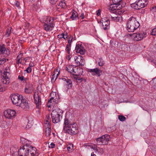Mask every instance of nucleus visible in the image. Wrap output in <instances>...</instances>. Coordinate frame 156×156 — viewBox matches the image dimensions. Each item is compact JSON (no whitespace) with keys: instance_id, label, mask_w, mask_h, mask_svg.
Returning a JSON list of instances; mask_svg holds the SVG:
<instances>
[{"instance_id":"1","label":"nucleus","mask_w":156,"mask_h":156,"mask_svg":"<svg viewBox=\"0 0 156 156\" xmlns=\"http://www.w3.org/2000/svg\"><path fill=\"white\" fill-rule=\"evenodd\" d=\"M31 141H28V143L21 147L19 150L18 153L20 156H34L36 153V149L30 144Z\"/></svg>"},{"instance_id":"2","label":"nucleus","mask_w":156,"mask_h":156,"mask_svg":"<svg viewBox=\"0 0 156 156\" xmlns=\"http://www.w3.org/2000/svg\"><path fill=\"white\" fill-rule=\"evenodd\" d=\"M63 130L66 133L75 134L78 131L77 125L75 123H71L68 119L65 118L64 119Z\"/></svg>"},{"instance_id":"3","label":"nucleus","mask_w":156,"mask_h":156,"mask_svg":"<svg viewBox=\"0 0 156 156\" xmlns=\"http://www.w3.org/2000/svg\"><path fill=\"white\" fill-rule=\"evenodd\" d=\"M140 26L139 22L134 17L129 18L127 22V29L129 32H133Z\"/></svg>"},{"instance_id":"4","label":"nucleus","mask_w":156,"mask_h":156,"mask_svg":"<svg viewBox=\"0 0 156 156\" xmlns=\"http://www.w3.org/2000/svg\"><path fill=\"white\" fill-rule=\"evenodd\" d=\"M63 111L59 108L53 110L51 113L52 120L54 123L59 122L62 119Z\"/></svg>"},{"instance_id":"5","label":"nucleus","mask_w":156,"mask_h":156,"mask_svg":"<svg viewBox=\"0 0 156 156\" xmlns=\"http://www.w3.org/2000/svg\"><path fill=\"white\" fill-rule=\"evenodd\" d=\"M147 0H139L131 4V7L134 9L138 10L145 7L147 5Z\"/></svg>"},{"instance_id":"6","label":"nucleus","mask_w":156,"mask_h":156,"mask_svg":"<svg viewBox=\"0 0 156 156\" xmlns=\"http://www.w3.org/2000/svg\"><path fill=\"white\" fill-rule=\"evenodd\" d=\"M10 76L9 69V68H6L2 73V78L1 80L2 83L3 84H8L9 82V77Z\"/></svg>"},{"instance_id":"7","label":"nucleus","mask_w":156,"mask_h":156,"mask_svg":"<svg viewBox=\"0 0 156 156\" xmlns=\"http://www.w3.org/2000/svg\"><path fill=\"white\" fill-rule=\"evenodd\" d=\"M147 33L144 32H140L138 33H134L131 35V37L133 40L138 41L142 40L146 37Z\"/></svg>"},{"instance_id":"8","label":"nucleus","mask_w":156,"mask_h":156,"mask_svg":"<svg viewBox=\"0 0 156 156\" xmlns=\"http://www.w3.org/2000/svg\"><path fill=\"white\" fill-rule=\"evenodd\" d=\"M10 97L13 104L17 106L20 105L23 99L22 95L15 94H11Z\"/></svg>"},{"instance_id":"9","label":"nucleus","mask_w":156,"mask_h":156,"mask_svg":"<svg viewBox=\"0 0 156 156\" xmlns=\"http://www.w3.org/2000/svg\"><path fill=\"white\" fill-rule=\"evenodd\" d=\"M110 138V137L109 135H105L98 138L96 139V141L99 144L104 145L107 144Z\"/></svg>"},{"instance_id":"10","label":"nucleus","mask_w":156,"mask_h":156,"mask_svg":"<svg viewBox=\"0 0 156 156\" xmlns=\"http://www.w3.org/2000/svg\"><path fill=\"white\" fill-rule=\"evenodd\" d=\"M34 97L35 102L36 105V111L39 113L40 112V108L41 107V98L39 95L38 93H35L34 94Z\"/></svg>"},{"instance_id":"11","label":"nucleus","mask_w":156,"mask_h":156,"mask_svg":"<svg viewBox=\"0 0 156 156\" xmlns=\"http://www.w3.org/2000/svg\"><path fill=\"white\" fill-rule=\"evenodd\" d=\"M16 112L14 110L8 109L4 112L5 117L9 119H12L16 116Z\"/></svg>"},{"instance_id":"12","label":"nucleus","mask_w":156,"mask_h":156,"mask_svg":"<svg viewBox=\"0 0 156 156\" xmlns=\"http://www.w3.org/2000/svg\"><path fill=\"white\" fill-rule=\"evenodd\" d=\"M54 93H55V96L51 97L48 101V107H50L51 105H52V104H57L58 102V99L57 98V96L56 95V92L51 93V96L52 94H54Z\"/></svg>"},{"instance_id":"13","label":"nucleus","mask_w":156,"mask_h":156,"mask_svg":"<svg viewBox=\"0 0 156 156\" xmlns=\"http://www.w3.org/2000/svg\"><path fill=\"white\" fill-rule=\"evenodd\" d=\"M76 63L79 66H83L85 64V61L83 58L81 56H76L74 57Z\"/></svg>"},{"instance_id":"14","label":"nucleus","mask_w":156,"mask_h":156,"mask_svg":"<svg viewBox=\"0 0 156 156\" xmlns=\"http://www.w3.org/2000/svg\"><path fill=\"white\" fill-rule=\"evenodd\" d=\"M20 103L18 106L20 107L23 109L27 110L29 108V104L27 100L23 98Z\"/></svg>"},{"instance_id":"15","label":"nucleus","mask_w":156,"mask_h":156,"mask_svg":"<svg viewBox=\"0 0 156 156\" xmlns=\"http://www.w3.org/2000/svg\"><path fill=\"white\" fill-rule=\"evenodd\" d=\"M34 88L32 84L27 83L24 89V92L27 94H30L32 93Z\"/></svg>"},{"instance_id":"16","label":"nucleus","mask_w":156,"mask_h":156,"mask_svg":"<svg viewBox=\"0 0 156 156\" xmlns=\"http://www.w3.org/2000/svg\"><path fill=\"white\" fill-rule=\"evenodd\" d=\"M53 20L50 23H45L44 25V30L46 31H50L53 30L54 27V24L53 23Z\"/></svg>"},{"instance_id":"17","label":"nucleus","mask_w":156,"mask_h":156,"mask_svg":"<svg viewBox=\"0 0 156 156\" xmlns=\"http://www.w3.org/2000/svg\"><path fill=\"white\" fill-rule=\"evenodd\" d=\"M75 50L77 53H79L81 55H84L85 53V50L81 44H77L75 47Z\"/></svg>"},{"instance_id":"18","label":"nucleus","mask_w":156,"mask_h":156,"mask_svg":"<svg viewBox=\"0 0 156 156\" xmlns=\"http://www.w3.org/2000/svg\"><path fill=\"white\" fill-rule=\"evenodd\" d=\"M66 5L65 2L63 1H60L58 6H57L56 10L58 12H62L63 10L66 8Z\"/></svg>"},{"instance_id":"19","label":"nucleus","mask_w":156,"mask_h":156,"mask_svg":"<svg viewBox=\"0 0 156 156\" xmlns=\"http://www.w3.org/2000/svg\"><path fill=\"white\" fill-rule=\"evenodd\" d=\"M53 20V18L49 16H44L41 19V21L44 23H50Z\"/></svg>"},{"instance_id":"20","label":"nucleus","mask_w":156,"mask_h":156,"mask_svg":"<svg viewBox=\"0 0 156 156\" xmlns=\"http://www.w3.org/2000/svg\"><path fill=\"white\" fill-rule=\"evenodd\" d=\"M88 72L92 73L93 75H98V76H100V73L102 72V71L98 68L89 69Z\"/></svg>"},{"instance_id":"21","label":"nucleus","mask_w":156,"mask_h":156,"mask_svg":"<svg viewBox=\"0 0 156 156\" xmlns=\"http://www.w3.org/2000/svg\"><path fill=\"white\" fill-rule=\"evenodd\" d=\"M74 69V71L73 72V75L77 76L82 74L83 69L82 68H79L76 66Z\"/></svg>"},{"instance_id":"22","label":"nucleus","mask_w":156,"mask_h":156,"mask_svg":"<svg viewBox=\"0 0 156 156\" xmlns=\"http://www.w3.org/2000/svg\"><path fill=\"white\" fill-rule=\"evenodd\" d=\"M0 54H3L8 55L9 54V51L6 50L4 45H0Z\"/></svg>"},{"instance_id":"23","label":"nucleus","mask_w":156,"mask_h":156,"mask_svg":"<svg viewBox=\"0 0 156 156\" xmlns=\"http://www.w3.org/2000/svg\"><path fill=\"white\" fill-rule=\"evenodd\" d=\"M112 2L114 5H121V7H123L126 5V3L123 2L122 0H112Z\"/></svg>"},{"instance_id":"24","label":"nucleus","mask_w":156,"mask_h":156,"mask_svg":"<svg viewBox=\"0 0 156 156\" xmlns=\"http://www.w3.org/2000/svg\"><path fill=\"white\" fill-rule=\"evenodd\" d=\"M76 66H74L73 65H69L66 67V70L69 73L73 75V72L74 71V69L76 68Z\"/></svg>"},{"instance_id":"25","label":"nucleus","mask_w":156,"mask_h":156,"mask_svg":"<svg viewBox=\"0 0 156 156\" xmlns=\"http://www.w3.org/2000/svg\"><path fill=\"white\" fill-rule=\"evenodd\" d=\"M71 12L72 15L70 17L72 20H76L78 19V14L76 11L73 10Z\"/></svg>"},{"instance_id":"26","label":"nucleus","mask_w":156,"mask_h":156,"mask_svg":"<svg viewBox=\"0 0 156 156\" xmlns=\"http://www.w3.org/2000/svg\"><path fill=\"white\" fill-rule=\"evenodd\" d=\"M102 28L104 30L108 29L109 28L110 21L109 20L106 22H104L102 23Z\"/></svg>"},{"instance_id":"27","label":"nucleus","mask_w":156,"mask_h":156,"mask_svg":"<svg viewBox=\"0 0 156 156\" xmlns=\"http://www.w3.org/2000/svg\"><path fill=\"white\" fill-rule=\"evenodd\" d=\"M47 128H46L45 131V135L47 137L49 136L51 133V128L50 126L48 125L47 126Z\"/></svg>"},{"instance_id":"28","label":"nucleus","mask_w":156,"mask_h":156,"mask_svg":"<svg viewBox=\"0 0 156 156\" xmlns=\"http://www.w3.org/2000/svg\"><path fill=\"white\" fill-rule=\"evenodd\" d=\"M51 121V118L49 115H47L46 116V122L45 123V126L46 127L48 125L50 126V122Z\"/></svg>"},{"instance_id":"29","label":"nucleus","mask_w":156,"mask_h":156,"mask_svg":"<svg viewBox=\"0 0 156 156\" xmlns=\"http://www.w3.org/2000/svg\"><path fill=\"white\" fill-rule=\"evenodd\" d=\"M62 80L63 81H66V82L69 87H72V81L70 80L69 79L67 78L66 79L65 78H62Z\"/></svg>"},{"instance_id":"30","label":"nucleus","mask_w":156,"mask_h":156,"mask_svg":"<svg viewBox=\"0 0 156 156\" xmlns=\"http://www.w3.org/2000/svg\"><path fill=\"white\" fill-rule=\"evenodd\" d=\"M11 30L12 28L11 27H9L8 28L5 34V35L7 37H8L10 36L11 33Z\"/></svg>"},{"instance_id":"31","label":"nucleus","mask_w":156,"mask_h":156,"mask_svg":"<svg viewBox=\"0 0 156 156\" xmlns=\"http://www.w3.org/2000/svg\"><path fill=\"white\" fill-rule=\"evenodd\" d=\"M109 19L112 20H114L115 21H118L119 20V17H112V16H109Z\"/></svg>"},{"instance_id":"32","label":"nucleus","mask_w":156,"mask_h":156,"mask_svg":"<svg viewBox=\"0 0 156 156\" xmlns=\"http://www.w3.org/2000/svg\"><path fill=\"white\" fill-rule=\"evenodd\" d=\"M90 148L95 151L96 152H98V150L97 149V147L96 145L94 144L90 146Z\"/></svg>"},{"instance_id":"33","label":"nucleus","mask_w":156,"mask_h":156,"mask_svg":"<svg viewBox=\"0 0 156 156\" xmlns=\"http://www.w3.org/2000/svg\"><path fill=\"white\" fill-rule=\"evenodd\" d=\"M118 118L119 120L121 121H124L126 119V117L122 115H119Z\"/></svg>"},{"instance_id":"34","label":"nucleus","mask_w":156,"mask_h":156,"mask_svg":"<svg viewBox=\"0 0 156 156\" xmlns=\"http://www.w3.org/2000/svg\"><path fill=\"white\" fill-rule=\"evenodd\" d=\"M73 148V145L72 144H70L67 147V149L69 151H70V150H72Z\"/></svg>"},{"instance_id":"35","label":"nucleus","mask_w":156,"mask_h":156,"mask_svg":"<svg viewBox=\"0 0 156 156\" xmlns=\"http://www.w3.org/2000/svg\"><path fill=\"white\" fill-rule=\"evenodd\" d=\"M5 90V87L2 84H0V92L3 91Z\"/></svg>"},{"instance_id":"36","label":"nucleus","mask_w":156,"mask_h":156,"mask_svg":"<svg viewBox=\"0 0 156 156\" xmlns=\"http://www.w3.org/2000/svg\"><path fill=\"white\" fill-rule=\"evenodd\" d=\"M98 64L99 66H103L104 65V63L101 58L100 59V61L98 62Z\"/></svg>"},{"instance_id":"37","label":"nucleus","mask_w":156,"mask_h":156,"mask_svg":"<svg viewBox=\"0 0 156 156\" xmlns=\"http://www.w3.org/2000/svg\"><path fill=\"white\" fill-rule=\"evenodd\" d=\"M151 34L153 35H156V27L152 30Z\"/></svg>"},{"instance_id":"38","label":"nucleus","mask_w":156,"mask_h":156,"mask_svg":"<svg viewBox=\"0 0 156 156\" xmlns=\"http://www.w3.org/2000/svg\"><path fill=\"white\" fill-rule=\"evenodd\" d=\"M109 20L107 18H104L102 19L101 20V22L102 23H103L104 22H106L107 21H108Z\"/></svg>"},{"instance_id":"39","label":"nucleus","mask_w":156,"mask_h":156,"mask_svg":"<svg viewBox=\"0 0 156 156\" xmlns=\"http://www.w3.org/2000/svg\"><path fill=\"white\" fill-rule=\"evenodd\" d=\"M32 125V124H31V123H29V122H28L27 126H26V128L27 129H29L31 127Z\"/></svg>"},{"instance_id":"40","label":"nucleus","mask_w":156,"mask_h":156,"mask_svg":"<svg viewBox=\"0 0 156 156\" xmlns=\"http://www.w3.org/2000/svg\"><path fill=\"white\" fill-rule=\"evenodd\" d=\"M31 68L30 67H28L25 71H27L28 73H30L31 72Z\"/></svg>"},{"instance_id":"41","label":"nucleus","mask_w":156,"mask_h":156,"mask_svg":"<svg viewBox=\"0 0 156 156\" xmlns=\"http://www.w3.org/2000/svg\"><path fill=\"white\" fill-rule=\"evenodd\" d=\"M23 54L22 53H20L17 57V59H20L23 60L22 59Z\"/></svg>"},{"instance_id":"42","label":"nucleus","mask_w":156,"mask_h":156,"mask_svg":"<svg viewBox=\"0 0 156 156\" xmlns=\"http://www.w3.org/2000/svg\"><path fill=\"white\" fill-rule=\"evenodd\" d=\"M55 144L53 143H51V144L49 145L48 147L50 148H52L55 147Z\"/></svg>"},{"instance_id":"43","label":"nucleus","mask_w":156,"mask_h":156,"mask_svg":"<svg viewBox=\"0 0 156 156\" xmlns=\"http://www.w3.org/2000/svg\"><path fill=\"white\" fill-rule=\"evenodd\" d=\"M24 77L22 75H19L18 76V79L21 81L23 80Z\"/></svg>"},{"instance_id":"44","label":"nucleus","mask_w":156,"mask_h":156,"mask_svg":"<svg viewBox=\"0 0 156 156\" xmlns=\"http://www.w3.org/2000/svg\"><path fill=\"white\" fill-rule=\"evenodd\" d=\"M58 0H50V2L52 4H55L56 2H57Z\"/></svg>"},{"instance_id":"45","label":"nucleus","mask_w":156,"mask_h":156,"mask_svg":"<svg viewBox=\"0 0 156 156\" xmlns=\"http://www.w3.org/2000/svg\"><path fill=\"white\" fill-rule=\"evenodd\" d=\"M15 5H16V6L19 8V6H20V3L19 2H18V1H15Z\"/></svg>"},{"instance_id":"46","label":"nucleus","mask_w":156,"mask_h":156,"mask_svg":"<svg viewBox=\"0 0 156 156\" xmlns=\"http://www.w3.org/2000/svg\"><path fill=\"white\" fill-rule=\"evenodd\" d=\"M63 34L64 35L63 38L66 39L67 38V33L64 32Z\"/></svg>"},{"instance_id":"47","label":"nucleus","mask_w":156,"mask_h":156,"mask_svg":"<svg viewBox=\"0 0 156 156\" xmlns=\"http://www.w3.org/2000/svg\"><path fill=\"white\" fill-rule=\"evenodd\" d=\"M109 9L110 10H114L115 9V8H113V5H111L110 6Z\"/></svg>"},{"instance_id":"48","label":"nucleus","mask_w":156,"mask_h":156,"mask_svg":"<svg viewBox=\"0 0 156 156\" xmlns=\"http://www.w3.org/2000/svg\"><path fill=\"white\" fill-rule=\"evenodd\" d=\"M23 82H26L27 83H28V79L24 77L23 80Z\"/></svg>"},{"instance_id":"49","label":"nucleus","mask_w":156,"mask_h":156,"mask_svg":"<svg viewBox=\"0 0 156 156\" xmlns=\"http://www.w3.org/2000/svg\"><path fill=\"white\" fill-rule=\"evenodd\" d=\"M22 61V60H20V59H17V60H16V63L17 64H19V63H21Z\"/></svg>"},{"instance_id":"50","label":"nucleus","mask_w":156,"mask_h":156,"mask_svg":"<svg viewBox=\"0 0 156 156\" xmlns=\"http://www.w3.org/2000/svg\"><path fill=\"white\" fill-rule=\"evenodd\" d=\"M58 37L59 38H63L64 37V35L63 34V33L62 34L60 35H58Z\"/></svg>"},{"instance_id":"51","label":"nucleus","mask_w":156,"mask_h":156,"mask_svg":"<svg viewBox=\"0 0 156 156\" xmlns=\"http://www.w3.org/2000/svg\"><path fill=\"white\" fill-rule=\"evenodd\" d=\"M34 66V63L31 62L29 64V67H30L31 68V67H33Z\"/></svg>"},{"instance_id":"52","label":"nucleus","mask_w":156,"mask_h":156,"mask_svg":"<svg viewBox=\"0 0 156 156\" xmlns=\"http://www.w3.org/2000/svg\"><path fill=\"white\" fill-rule=\"evenodd\" d=\"M72 38H71V37H70L69 39V40L68 41V43H69L68 44H71V41H72Z\"/></svg>"},{"instance_id":"53","label":"nucleus","mask_w":156,"mask_h":156,"mask_svg":"<svg viewBox=\"0 0 156 156\" xmlns=\"http://www.w3.org/2000/svg\"><path fill=\"white\" fill-rule=\"evenodd\" d=\"M71 46V44H68L66 46L67 50H69L70 49V47Z\"/></svg>"},{"instance_id":"54","label":"nucleus","mask_w":156,"mask_h":156,"mask_svg":"<svg viewBox=\"0 0 156 156\" xmlns=\"http://www.w3.org/2000/svg\"><path fill=\"white\" fill-rule=\"evenodd\" d=\"M80 17L82 19H83L84 18V14L83 13H82L80 15Z\"/></svg>"},{"instance_id":"55","label":"nucleus","mask_w":156,"mask_h":156,"mask_svg":"<svg viewBox=\"0 0 156 156\" xmlns=\"http://www.w3.org/2000/svg\"><path fill=\"white\" fill-rule=\"evenodd\" d=\"M100 14V10H98L97 11V15L98 16H99Z\"/></svg>"},{"instance_id":"56","label":"nucleus","mask_w":156,"mask_h":156,"mask_svg":"<svg viewBox=\"0 0 156 156\" xmlns=\"http://www.w3.org/2000/svg\"><path fill=\"white\" fill-rule=\"evenodd\" d=\"M99 152L101 153H103L104 152L103 149L102 148H100L99 150Z\"/></svg>"},{"instance_id":"57","label":"nucleus","mask_w":156,"mask_h":156,"mask_svg":"<svg viewBox=\"0 0 156 156\" xmlns=\"http://www.w3.org/2000/svg\"><path fill=\"white\" fill-rule=\"evenodd\" d=\"M29 57H27L25 58L24 59V60H25V62H26L28 60V58H29Z\"/></svg>"},{"instance_id":"58","label":"nucleus","mask_w":156,"mask_h":156,"mask_svg":"<svg viewBox=\"0 0 156 156\" xmlns=\"http://www.w3.org/2000/svg\"><path fill=\"white\" fill-rule=\"evenodd\" d=\"M91 156H96V155L94 154V152H92L91 153Z\"/></svg>"},{"instance_id":"59","label":"nucleus","mask_w":156,"mask_h":156,"mask_svg":"<svg viewBox=\"0 0 156 156\" xmlns=\"http://www.w3.org/2000/svg\"><path fill=\"white\" fill-rule=\"evenodd\" d=\"M67 51L68 54H69L70 53V49H69V50H67Z\"/></svg>"},{"instance_id":"60","label":"nucleus","mask_w":156,"mask_h":156,"mask_svg":"<svg viewBox=\"0 0 156 156\" xmlns=\"http://www.w3.org/2000/svg\"><path fill=\"white\" fill-rule=\"evenodd\" d=\"M58 74H56V78L55 79V80H56V79L57 78V77L58 76Z\"/></svg>"},{"instance_id":"61","label":"nucleus","mask_w":156,"mask_h":156,"mask_svg":"<svg viewBox=\"0 0 156 156\" xmlns=\"http://www.w3.org/2000/svg\"><path fill=\"white\" fill-rule=\"evenodd\" d=\"M54 78L52 77L51 78V81L53 82L54 81Z\"/></svg>"},{"instance_id":"62","label":"nucleus","mask_w":156,"mask_h":156,"mask_svg":"<svg viewBox=\"0 0 156 156\" xmlns=\"http://www.w3.org/2000/svg\"><path fill=\"white\" fill-rule=\"evenodd\" d=\"M55 74H53L52 75V77H54V78L55 77Z\"/></svg>"},{"instance_id":"63","label":"nucleus","mask_w":156,"mask_h":156,"mask_svg":"<svg viewBox=\"0 0 156 156\" xmlns=\"http://www.w3.org/2000/svg\"><path fill=\"white\" fill-rule=\"evenodd\" d=\"M68 60H70V56L69 55L68 56Z\"/></svg>"},{"instance_id":"64","label":"nucleus","mask_w":156,"mask_h":156,"mask_svg":"<svg viewBox=\"0 0 156 156\" xmlns=\"http://www.w3.org/2000/svg\"><path fill=\"white\" fill-rule=\"evenodd\" d=\"M2 61L0 60V64H2Z\"/></svg>"}]
</instances>
